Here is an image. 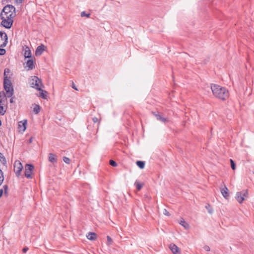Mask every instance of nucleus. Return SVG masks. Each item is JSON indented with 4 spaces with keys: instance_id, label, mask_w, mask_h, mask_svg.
<instances>
[{
    "instance_id": "nucleus-3",
    "label": "nucleus",
    "mask_w": 254,
    "mask_h": 254,
    "mask_svg": "<svg viewBox=\"0 0 254 254\" xmlns=\"http://www.w3.org/2000/svg\"><path fill=\"white\" fill-rule=\"evenodd\" d=\"M29 83L32 88H34L37 90H41V87L42 85V81L37 76H31L29 80Z\"/></svg>"
},
{
    "instance_id": "nucleus-19",
    "label": "nucleus",
    "mask_w": 254,
    "mask_h": 254,
    "mask_svg": "<svg viewBox=\"0 0 254 254\" xmlns=\"http://www.w3.org/2000/svg\"><path fill=\"white\" fill-rule=\"evenodd\" d=\"M179 223L184 228H185V229H186L187 230H188L190 228L189 224L183 219L181 220Z\"/></svg>"
},
{
    "instance_id": "nucleus-7",
    "label": "nucleus",
    "mask_w": 254,
    "mask_h": 254,
    "mask_svg": "<svg viewBox=\"0 0 254 254\" xmlns=\"http://www.w3.org/2000/svg\"><path fill=\"white\" fill-rule=\"evenodd\" d=\"M22 163L18 160H16L14 163V171L17 177H19L21 175V172L23 169Z\"/></svg>"
},
{
    "instance_id": "nucleus-11",
    "label": "nucleus",
    "mask_w": 254,
    "mask_h": 254,
    "mask_svg": "<svg viewBox=\"0 0 254 254\" xmlns=\"http://www.w3.org/2000/svg\"><path fill=\"white\" fill-rule=\"evenodd\" d=\"M45 50V46L43 44L38 46L35 51L36 56H40Z\"/></svg>"
},
{
    "instance_id": "nucleus-40",
    "label": "nucleus",
    "mask_w": 254,
    "mask_h": 254,
    "mask_svg": "<svg viewBox=\"0 0 254 254\" xmlns=\"http://www.w3.org/2000/svg\"><path fill=\"white\" fill-rule=\"evenodd\" d=\"M28 248H24L22 250V252L23 253H26V252L28 251Z\"/></svg>"
},
{
    "instance_id": "nucleus-12",
    "label": "nucleus",
    "mask_w": 254,
    "mask_h": 254,
    "mask_svg": "<svg viewBox=\"0 0 254 254\" xmlns=\"http://www.w3.org/2000/svg\"><path fill=\"white\" fill-rule=\"evenodd\" d=\"M11 75L10 70L8 68H5L4 71V78L3 81L6 79L10 80V76Z\"/></svg>"
},
{
    "instance_id": "nucleus-8",
    "label": "nucleus",
    "mask_w": 254,
    "mask_h": 254,
    "mask_svg": "<svg viewBox=\"0 0 254 254\" xmlns=\"http://www.w3.org/2000/svg\"><path fill=\"white\" fill-rule=\"evenodd\" d=\"M34 169V166L31 164H27L25 166L24 175L27 179L32 178V172Z\"/></svg>"
},
{
    "instance_id": "nucleus-25",
    "label": "nucleus",
    "mask_w": 254,
    "mask_h": 254,
    "mask_svg": "<svg viewBox=\"0 0 254 254\" xmlns=\"http://www.w3.org/2000/svg\"><path fill=\"white\" fill-rule=\"evenodd\" d=\"M137 166L140 169H143L145 166V162L142 161H137L136 163Z\"/></svg>"
},
{
    "instance_id": "nucleus-21",
    "label": "nucleus",
    "mask_w": 254,
    "mask_h": 254,
    "mask_svg": "<svg viewBox=\"0 0 254 254\" xmlns=\"http://www.w3.org/2000/svg\"><path fill=\"white\" fill-rule=\"evenodd\" d=\"M134 185L135 186L137 190L139 191L141 189L143 184L137 181H136L134 183Z\"/></svg>"
},
{
    "instance_id": "nucleus-9",
    "label": "nucleus",
    "mask_w": 254,
    "mask_h": 254,
    "mask_svg": "<svg viewBox=\"0 0 254 254\" xmlns=\"http://www.w3.org/2000/svg\"><path fill=\"white\" fill-rule=\"evenodd\" d=\"M8 42V38L6 34L0 31V47H4Z\"/></svg>"
},
{
    "instance_id": "nucleus-16",
    "label": "nucleus",
    "mask_w": 254,
    "mask_h": 254,
    "mask_svg": "<svg viewBox=\"0 0 254 254\" xmlns=\"http://www.w3.org/2000/svg\"><path fill=\"white\" fill-rule=\"evenodd\" d=\"M6 95L3 91L0 92V103H5Z\"/></svg>"
},
{
    "instance_id": "nucleus-14",
    "label": "nucleus",
    "mask_w": 254,
    "mask_h": 254,
    "mask_svg": "<svg viewBox=\"0 0 254 254\" xmlns=\"http://www.w3.org/2000/svg\"><path fill=\"white\" fill-rule=\"evenodd\" d=\"M26 124L27 120L19 122L18 124L19 128L22 129V131H25L26 128Z\"/></svg>"
},
{
    "instance_id": "nucleus-15",
    "label": "nucleus",
    "mask_w": 254,
    "mask_h": 254,
    "mask_svg": "<svg viewBox=\"0 0 254 254\" xmlns=\"http://www.w3.org/2000/svg\"><path fill=\"white\" fill-rule=\"evenodd\" d=\"M7 107L5 103H0V114L4 115L6 112Z\"/></svg>"
},
{
    "instance_id": "nucleus-39",
    "label": "nucleus",
    "mask_w": 254,
    "mask_h": 254,
    "mask_svg": "<svg viewBox=\"0 0 254 254\" xmlns=\"http://www.w3.org/2000/svg\"><path fill=\"white\" fill-rule=\"evenodd\" d=\"M15 2L17 4L21 3L23 0H15Z\"/></svg>"
},
{
    "instance_id": "nucleus-30",
    "label": "nucleus",
    "mask_w": 254,
    "mask_h": 254,
    "mask_svg": "<svg viewBox=\"0 0 254 254\" xmlns=\"http://www.w3.org/2000/svg\"><path fill=\"white\" fill-rule=\"evenodd\" d=\"M107 244L110 246L112 244L113 241L112 238L110 236H107Z\"/></svg>"
},
{
    "instance_id": "nucleus-33",
    "label": "nucleus",
    "mask_w": 254,
    "mask_h": 254,
    "mask_svg": "<svg viewBox=\"0 0 254 254\" xmlns=\"http://www.w3.org/2000/svg\"><path fill=\"white\" fill-rule=\"evenodd\" d=\"M63 160L66 164H69L70 162V159L67 157H64Z\"/></svg>"
},
{
    "instance_id": "nucleus-26",
    "label": "nucleus",
    "mask_w": 254,
    "mask_h": 254,
    "mask_svg": "<svg viewBox=\"0 0 254 254\" xmlns=\"http://www.w3.org/2000/svg\"><path fill=\"white\" fill-rule=\"evenodd\" d=\"M3 189L0 190V196H2L3 193V190L4 191L5 194H7L8 192V186L7 185H4L3 187Z\"/></svg>"
},
{
    "instance_id": "nucleus-36",
    "label": "nucleus",
    "mask_w": 254,
    "mask_h": 254,
    "mask_svg": "<svg viewBox=\"0 0 254 254\" xmlns=\"http://www.w3.org/2000/svg\"><path fill=\"white\" fill-rule=\"evenodd\" d=\"M210 207V206L209 204H207L205 206V208L208 210V211L209 213H212V211L209 208Z\"/></svg>"
},
{
    "instance_id": "nucleus-38",
    "label": "nucleus",
    "mask_w": 254,
    "mask_h": 254,
    "mask_svg": "<svg viewBox=\"0 0 254 254\" xmlns=\"http://www.w3.org/2000/svg\"><path fill=\"white\" fill-rule=\"evenodd\" d=\"M92 121L94 123H96L98 121V119L97 117H95L93 118Z\"/></svg>"
},
{
    "instance_id": "nucleus-31",
    "label": "nucleus",
    "mask_w": 254,
    "mask_h": 254,
    "mask_svg": "<svg viewBox=\"0 0 254 254\" xmlns=\"http://www.w3.org/2000/svg\"><path fill=\"white\" fill-rule=\"evenodd\" d=\"M81 17H84L86 16L87 17H89L90 14V13H86L85 11H82L81 12Z\"/></svg>"
},
{
    "instance_id": "nucleus-32",
    "label": "nucleus",
    "mask_w": 254,
    "mask_h": 254,
    "mask_svg": "<svg viewBox=\"0 0 254 254\" xmlns=\"http://www.w3.org/2000/svg\"><path fill=\"white\" fill-rule=\"evenodd\" d=\"M109 163L110 165L113 167H116L117 166V163L113 160H110L109 161Z\"/></svg>"
},
{
    "instance_id": "nucleus-24",
    "label": "nucleus",
    "mask_w": 254,
    "mask_h": 254,
    "mask_svg": "<svg viewBox=\"0 0 254 254\" xmlns=\"http://www.w3.org/2000/svg\"><path fill=\"white\" fill-rule=\"evenodd\" d=\"M41 108L39 105L35 104L33 112L35 114H38L40 111Z\"/></svg>"
},
{
    "instance_id": "nucleus-28",
    "label": "nucleus",
    "mask_w": 254,
    "mask_h": 254,
    "mask_svg": "<svg viewBox=\"0 0 254 254\" xmlns=\"http://www.w3.org/2000/svg\"><path fill=\"white\" fill-rule=\"evenodd\" d=\"M4 181V176L3 174V172L0 169V186L2 184Z\"/></svg>"
},
{
    "instance_id": "nucleus-10",
    "label": "nucleus",
    "mask_w": 254,
    "mask_h": 254,
    "mask_svg": "<svg viewBox=\"0 0 254 254\" xmlns=\"http://www.w3.org/2000/svg\"><path fill=\"white\" fill-rule=\"evenodd\" d=\"M169 249L174 254H181L180 249L174 244L169 245Z\"/></svg>"
},
{
    "instance_id": "nucleus-1",
    "label": "nucleus",
    "mask_w": 254,
    "mask_h": 254,
    "mask_svg": "<svg viewBox=\"0 0 254 254\" xmlns=\"http://www.w3.org/2000/svg\"><path fill=\"white\" fill-rule=\"evenodd\" d=\"M211 89L215 97L222 100H225L229 96L228 91L225 88L218 85H211Z\"/></svg>"
},
{
    "instance_id": "nucleus-5",
    "label": "nucleus",
    "mask_w": 254,
    "mask_h": 254,
    "mask_svg": "<svg viewBox=\"0 0 254 254\" xmlns=\"http://www.w3.org/2000/svg\"><path fill=\"white\" fill-rule=\"evenodd\" d=\"M3 87L7 97H11L13 94V88L10 80L6 79L3 81Z\"/></svg>"
},
{
    "instance_id": "nucleus-6",
    "label": "nucleus",
    "mask_w": 254,
    "mask_h": 254,
    "mask_svg": "<svg viewBox=\"0 0 254 254\" xmlns=\"http://www.w3.org/2000/svg\"><path fill=\"white\" fill-rule=\"evenodd\" d=\"M248 197V190H243L241 191L237 192L236 193L235 198L240 203H242Z\"/></svg>"
},
{
    "instance_id": "nucleus-42",
    "label": "nucleus",
    "mask_w": 254,
    "mask_h": 254,
    "mask_svg": "<svg viewBox=\"0 0 254 254\" xmlns=\"http://www.w3.org/2000/svg\"><path fill=\"white\" fill-rule=\"evenodd\" d=\"M32 142V138H30L29 139V143H31Z\"/></svg>"
},
{
    "instance_id": "nucleus-34",
    "label": "nucleus",
    "mask_w": 254,
    "mask_h": 254,
    "mask_svg": "<svg viewBox=\"0 0 254 254\" xmlns=\"http://www.w3.org/2000/svg\"><path fill=\"white\" fill-rule=\"evenodd\" d=\"M6 51L3 48H0V55H3L5 54Z\"/></svg>"
},
{
    "instance_id": "nucleus-2",
    "label": "nucleus",
    "mask_w": 254,
    "mask_h": 254,
    "mask_svg": "<svg viewBox=\"0 0 254 254\" xmlns=\"http://www.w3.org/2000/svg\"><path fill=\"white\" fill-rule=\"evenodd\" d=\"M4 15V13H0V18L2 20L1 24L4 27L9 29L12 25L13 17L5 16Z\"/></svg>"
},
{
    "instance_id": "nucleus-18",
    "label": "nucleus",
    "mask_w": 254,
    "mask_h": 254,
    "mask_svg": "<svg viewBox=\"0 0 254 254\" xmlns=\"http://www.w3.org/2000/svg\"><path fill=\"white\" fill-rule=\"evenodd\" d=\"M154 116L156 117L157 120L158 121H160L161 122L164 123L168 122L167 119L162 117L159 114H154Z\"/></svg>"
},
{
    "instance_id": "nucleus-4",
    "label": "nucleus",
    "mask_w": 254,
    "mask_h": 254,
    "mask_svg": "<svg viewBox=\"0 0 254 254\" xmlns=\"http://www.w3.org/2000/svg\"><path fill=\"white\" fill-rule=\"evenodd\" d=\"M0 13H4L5 16L14 17L15 15V8L12 5H6L3 8Z\"/></svg>"
},
{
    "instance_id": "nucleus-17",
    "label": "nucleus",
    "mask_w": 254,
    "mask_h": 254,
    "mask_svg": "<svg viewBox=\"0 0 254 254\" xmlns=\"http://www.w3.org/2000/svg\"><path fill=\"white\" fill-rule=\"evenodd\" d=\"M86 236L89 240L93 241L96 239V234L95 233L89 232Z\"/></svg>"
},
{
    "instance_id": "nucleus-27",
    "label": "nucleus",
    "mask_w": 254,
    "mask_h": 254,
    "mask_svg": "<svg viewBox=\"0 0 254 254\" xmlns=\"http://www.w3.org/2000/svg\"><path fill=\"white\" fill-rule=\"evenodd\" d=\"M49 160L50 162L52 163H54L56 162V159L55 158V155L53 154L50 153L49 156Z\"/></svg>"
},
{
    "instance_id": "nucleus-13",
    "label": "nucleus",
    "mask_w": 254,
    "mask_h": 254,
    "mask_svg": "<svg viewBox=\"0 0 254 254\" xmlns=\"http://www.w3.org/2000/svg\"><path fill=\"white\" fill-rule=\"evenodd\" d=\"M228 191L229 190L226 186H224L223 188L221 189V192L223 197L225 198H227L229 197Z\"/></svg>"
},
{
    "instance_id": "nucleus-29",
    "label": "nucleus",
    "mask_w": 254,
    "mask_h": 254,
    "mask_svg": "<svg viewBox=\"0 0 254 254\" xmlns=\"http://www.w3.org/2000/svg\"><path fill=\"white\" fill-rule=\"evenodd\" d=\"M231 167L233 170L236 169V165L234 161L232 159H230Z\"/></svg>"
},
{
    "instance_id": "nucleus-23",
    "label": "nucleus",
    "mask_w": 254,
    "mask_h": 254,
    "mask_svg": "<svg viewBox=\"0 0 254 254\" xmlns=\"http://www.w3.org/2000/svg\"><path fill=\"white\" fill-rule=\"evenodd\" d=\"M39 96L42 97L43 99H46L47 97V92L46 91H44L41 88L40 90H39Z\"/></svg>"
},
{
    "instance_id": "nucleus-35",
    "label": "nucleus",
    "mask_w": 254,
    "mask_h": 254,
    "mask_svg": "<svg viewBox=\"0 0 254 254\" xmlns=\"http://www.w3.org/2000/svg\"><path fill=\"white\" fill-rule=\"evenodd\" d=\"M203 249L206 252H209V251H210V247L208 246H206V245L204 246V247H203Z\"/></svg>"
},
{
    "instance_id": "nucleus-22",
    "label": "nucleus",
    "mask_w": 254,
    "mask_h": 254,
    "mask_svg": "<svg viewBox=\"0 0 254 254\" xmlns=\"http://www.w3.org/2000/svg\"><path fill=\"white\" fill-rule=\"evenodd\" d=\"M31 56V51L28 47H26L25 50L24 57L27 58H30Z\"/></svg>"
},
{
    "instance_id": "nucleus-44",
    "label": "nucleus",
    "mask_w": 254,
    "mask_h": 254,
    "mask_svg": "<svg viewBox=\"0 0 254 254\" xmlns=\"http://www.w3.org/2000/svg\"><path fill=\"white\" fill-rule=\"evenodd\" d=\"M253 174H254V169L253 170Z\"/></svg>"
},
{
    "instance_id": "nucleus-43",
    "label": "nucleus",
    "mask_w": 254,
    "mask_h": 254,
    "mask_svg": "<svg viewBox=\"0 0 254 254\" xmlns=\"http://www.w3.org/2000/svg\"><path fill=\"white\" fill-rule=\"evenodd\" d=\"M72 88H74V89H75L76 90H78V89L75 87V86L74 85L72 86Z\"/></svg>"
},
{
    "instance_id": "nucleus-37",
    "label": "nucleus",
    "mask_w": 254,
    "mask_h": 254,
    "mask_svg": "<svg viewBox=\"0 0 254 254\" xmlns=\"http://www.w3.org/2000/svg\"><path fill=\"white\" fill-rule=\"evenodd\" d=\"M163 214L166 216H169L170 215V213L166 209H164V210H163Z\"/></svg>"
},
{
    "instance_id": "nucleus-41",
    "label": "nucleus",
    "mask_w": 254,
    "mask_h": 254,
    "mask_svg": "<svg viewBox=\"0 0 254 254\" xmlns=\"http://www.w3.org/2000/svg\"><path fill=\"white\" fill-rule=\"evenodd\" d=\"M10 103H13L14 102V99H13V98H11L10 99Z\"/></svg>"
},
{
    "instance_id": "nucleus-20",
    "label": "nucleus",
    "mask_w": 254,
    "mask_h": 254,
    "mask_svg": "<svg viewBox=\"0 0 254 254\" xmlns=\"http://www.w3.org/2000/svg\"><path fill=\"white\" fill-rule=\"evenodd\" d=\"M26 65L29 69H32L34 67L33 60H28L26 62Z\"/></svg>"
}]
</instances>
